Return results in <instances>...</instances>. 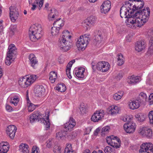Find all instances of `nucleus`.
<instances>
[{
  "label": "nucleus",
  "instance_id": "17",
  "mask_svg": "<svg viewBox=\"0 0 153 153\" xmlns=\"http://www.w3.org/2000/svg\"><path fill=\"white\" fill-rule=\"evenodd\" d=\"M111 2L108 0L103 2L101 7V10L102 13H106L110 10L111 7Z\"/></svg>",
  "mask_w": 153,
  "mask_h": 153
},
{
  "label": "nucleus",
  "instance_id": "16",
  "mask_svg": "<svg viewBox=\"0 0 153 153\" xmlns=\"http://www.w3.org/2000/svg\"><path fill=\"white\" fill-rule=\"evenodd\" d=\"M123 128L128 133H133L136 128V125L133 123H129L125 124Z\"/></svg>",
  "mask_w": 153,
  "mask_h": 153
},
{
  "label": "nucleus",
  "instance_id": "22",
  "mask_svg": "<svg viewBox=\"0 0 153 153\" xmlns=\"http://www.w3.org/2000/svg\"><path fill=\"white\" fill-rule=\"evenodd\" d=\"M30 64L33 68H35L36 65L38 64V61L35 55L31 54L29 56Z\"/></svg>",
  "mask_w": 153,
  "mask_h": 153
},
{
  "label": "nucleus",
  "instance_id": "7",
  "mask_svg": "<svg viewBox=\"0 0 153 153\" xmlns=\"http://www.w3.org/2000/svg\"><path fill=\"white\" fill-rule=\"evenodd\" d=\"M128 1L134 13V11L140 10V9L143 7L144 4V1L142 0H132V1Z\"/></svg>",
  "mask_w": 153,
  "mask_h": 153
},
{
  "label": "nucleus",
  "instance_id": "33",
  "mask_svg": "<svg viewBox=\"0 0 153 153\" xmlns=\"http://www.w3.org/2000/svg\"><path fill=\"white\" fill-rule=\"evenodd\" d=\"M64 25L62 20L61 18L55 21L53 24V26L60 29Z\"/></svg>",
  "mask_w": 153,
  "mask_h": 153
},
{
  "label": "nucleus",
  "instance_id": "40",
  "mask_svg": "<svg viewBox=\"0 0 153 153\" xmlns=\"http://www.w3.org/2000/svg\"><path fill=\"white\" fill-rule=\"evenodd\" d=\"M117 59V63L119 66H121L124 63V58L122 54L120 53L118 55Z\"/></svg>",
  "mask_w": 153,
  "mask_h": 153
},
{
  "label": "nucleus",
  "instance_id": "10",
  "mask_svg": "<svg viewBox=\"0 0 153 153\" xmlns=\"http://www.w3.org/2000/svg\"><path fill=\"white\" fill-rule=\"evenodd\" d=\"M10 16V19L13 22H15L19 16L18 9L14 7L10 6L9 7Z\"/></svg>",
  "mask_w": 153,
  "mask_h": 153
},
{
  "label": "nucleus",
  "instance_id": "25",
  "mask_svg": "<svg viewBox=\"0 0 153 153\" xmlns=\"http://www.w3.org/2000/svg\"><path fill=\"white\" fill-rule=\"evenodd\" d=\"M120 110V108L118 106H110L107 109V111L112 115L118 114Z\"/></svg>",
  "mask_w": 153,
  "mask_h": 153
},
{
  "label": "nucleus",
  "instance_id": "49",
  "mask_svg": "<svg viewBox=\"0 0 153 153\" xmlns=\"http://www.w3.org/2000/svg\"><path fill=\"white\" fill-rule=\"evenodd\" d=\"M148 117L150 123L151 124H153V111H151L149 112Z\"/></svg>",
  "mask_w": 153,
  "mask_h": 153
},
{
  "label": "nucleus",
  "instance_id": "28",
  "mask_svg": "<svg viewBox=\"0 0 153 153\" xmlns=\"http://www.w3.org/2000/svg\"><path fill=\"white\" fill-rule=\"evenodd\" d=\"M19 151L23 153H29L28 146L25 143H22L19 146Z\"/></svg>",
  "mask_w": 153,
  "mask_h": 153
},
{
  "label": "nucleus",
  "instance_id": "19",
  "mask_svg": "<svg viewBox=\"0 0 153 153\" xmlns=\"http://www.w3.org/2000/svg\"><path fill=\"white\" fill-rule=\"evenodd\" d=\"M45 89L42 85L36 86L35 88L34 92L35 95L38 97H40L43 95L45 91Z\"/></svg>",
  "mask_w": 153,
  "mask_h": 153
},
{
  "label": "nucleus",
  "instance_id": "52",
  "mask_svg": "<svg viewBox=\"0 0 153 153\" xmlns=\"http://www.w3.org/2000/svg\"><path fill=\"white\" fill-rule=\"evenodd\" d=\"M110 129V127L108 126H106L103 127L102 129V133L104 134L107 133L108 132Z\"/></svg>",
  "mask_w": 153,
  "mask_h": 153
},
{
  "label": "nucleus",
  "instance_id": "38",
  "mask_svg": "<svg viewBox=\"0 0 153 153\" xmlns=\"http://www.w3.org/2000/svg\"><path fill=\"white\" fill-rule=\"evenodd\" d=\"M64 153H75V152L72 149L71 144H67Z\"/></svg>",
  "mask_w": 153,
  "mask_h": 153
},
{
  "label": "nucleus",
  "instance_id": "63",
  "mask_svg": "<svg viewBox=\"0 0 153 153\" xmlns=\"http://www.w3.org/2000/svg\"><path fill=\"white\" fill-rule=\"evenodd\" d=\"M66 74L68 77L69 79H71L72 76L70 74V71L69 70H66Z\"/></svg>",
  "mask_w": 153,
  "mask_h": 153
},
{
  "label": "nucleus",
  "instance_id": "44",
  "mask_svg": "<svg viewBox=\"0 0 153 153\" xmlns=\"http://www.w3.org/2000/svg\"><path fill=\"white\" fill-rule=\"evenodd\" d=\"M17 26L16 25H11L10 28V33L12 35L14 34L15 32L16 31Z\"/></svg>",
  "mask_w": 153,
  "mask_h": 153
},
{
  "label": "nucleus",
  "instance_id": "48",
  "mask_svg": "<svg viewBox=\"0 0 153 153\" xmlns=\"http://www.w3.org/2000/svg\"><path fill=\"white\" fill-rule=\"evenodd\" d=\"M113 148L108 146L105 148L104 152L105 153H113Z\"/></svg>",
  "mask_w": 153,
  "mask_h": 153
},
{
  "label": "nucleus",
  "instance_id": "45",
  "mask_svg": "<svg viewBox=\"0 0 153 153\" xmlns=\"http://www.w3.org/2000/svg\"><path fill=\"white\" fill-rule=\"evenodd\" d=\"M19 101V97L17 96L13 97L11 100L10 102L11 104L14 105L18 104V102Z\"/></svg>",
  "mask_w": 153,
  "mask_h": 153
},
{
  "label": "nucleus",
  "instance_id": "60",
  "mask_svg": "<svg viewBox=\"0 0 153 153\" xmlns=\"http://www.w3.org/2000/svg\"><path fill=\"white\" fill-rule=\"evenodd\" d=\"M114 99L116 100H119L121 98L117 93L115 94L113 97Z\"/></svg>",
  "mask_w": 153,
  "mask_h": 153
},
{
  "label": "nucleus",
  "instance_id": "54",
  "mask_svg": "<svg viewBox=\"0 0 153 153\" xmlns=\"http://www.w3.org/2000/svg\"><path fill=\"white\" fill-rule=\"evenodd\" d=\"M91 65L92 69L94 71H95L96 69L99 70V66L98 65V62L96 64L94 62H93L91 63Z\"/></svg>",
  "mask_w": 153,
  "mask_h": 153
},
{
  "label": "nucleus",
  "instance_id": "15",
  "mask_svg": "<svg viewBox=\"0 0 153 153\" xmlns=\"http://www.w3.org/2000/svg\"><path fill=\"white\" fill-rule=\"evenodd\" d=\"M99 70L102 72L107 71L110 68L109 63L106 62H98Z\"/></svg>",
  "mask_w": 153,
  "mask_h": 153
},
{
  "label": "nucleus",
  "instance_id": "21",
  "mask_svg": "<svg viewBox=\"0 0 153 153\" xmlns=\"http://www.w3.org/2000/svg\"><path fill=\"white\" fill-rule=\"evenodd\" d=\"M8 51L7 53V55L13 57L16 54V48L14 45L13 44H10L8 48Z\"/></svg>",
  "mask_w": 153,
  "mask_h": 153
},
{
  "label": "nucleus",
  "instance_id": "37",
  "mask_svg": "<svg viewBox=\"0 0 153 153\" xmlns=\"http://www.w3.org/2000/svg\"><path fill=\"white\" fill-rule=\"evenodd\" d=\"M55 88L56 90L61 92H64L66 89V86L63 83L59 84Z\"/></svg>",
  "mask_w": 153,
  "mask_h": 153
},
{
  "label": "nucleus",
  "instance_id": "4",
  "mask_svg": "<svg viewBox=\"0 0 153 153\" xmlns=\"http://www.w3.org/2000/svg\"><path fill=\"white\" fill-rule=\"evenodd\" d=\"M133 13L134 12L132 10V9L129 4V2L128 1H126L120 8V17L122 18H127L128 20L129 18H131L132 16Z\"/></svg>",
  "mask_w": 153,
  "mask_h": 153
},
{
  "label": "nucleus",
  "instance_id": "31",
  "mask_svg": "<svg viewBox=\"0 0 153 153\" xmlns=\"http://www.w3.org/2000/svg\"><path fill=\"white\" fill-rule=\"evenodd\" d=\"M85 72V69L82 67L79 68L78 70L76 71L75 74L77 77L79 78H82L84 77V73Z\"/></svg>",
  "mask_w": 153,
  "mask_h": 153
},
{
  "label": "nucleus",
  "instance_id": "43",
  "mask_svg": "<svg viewBox=\"0 0 153 153\" xmlns=\"http://www.w3.org/2000/svg\"><path fill=\"white\" fill-rule=\"evenodd\" d=\"M7 55V57L6 58V59L5 61V63L7 65H9L11 64L12 61H13L14 58H13V57Z\"/></svg>",
  "mask_w": 153,
  "mask_h": 153
},
{
  "label": "nucleus",
  "instance_id": "46",
  "mask_svg": "<svg viewBox=\"0 0 153 153\" xmlns=\"http://www.w3.org/2000/svg\"><path fill=\"white\" fill-rule=\"evenodd\" d=\"M44 0H35L33 4H39V9L40 10L41 7H42L44 3Z\"/></svg>",
  "mask_w": 153,
  "mask_h": 153
},
{
  "label": "nucleus",
  "instance_id": "55",
  "mask_svg": "<svg viewBox=\"0 0 153 153\" xmlns=\"http://www.w3.org/2000/svg\"><path fill=\"white\" fill-rule=\"evenodd\" d=\"M31 153H39V148L36 146H33L32 149Z\"/></svg>",
  "mask_w": 153,
  "mask_h": 153
},
{
  "label": "nucleus",
  "instance_id": "50",
  "mask_svg": "<svg viewBox=\"0 0 153 153\" xmlns=\"http://www.w3.org/2000/svg\"><path fill=\"white\" fill-rule=\"evenodd\" d=\"M53 151L55 153H61V148L58 146H55L53 148Z\"/></svg>",
  "mask_w": 153,
  "mask_h": 153
},
{
  "label": "nucleus",
  "instance_id": "58",
  "mask_svg": "<svg viewBox=\"0 0 153 153\" xmlns=\"http://www.w3.org/2000/svg\"><path fill=\"white\" fill-rule=\"evenodd\" d=\"M28 111L31 112L33 111L36 108V106H27Z\"/></svg>",
  "mask_w": 153,
  "mask_h": 153
},
{
  "label": "nucleus",
  "instance_id": "41",
  "mask_svg": "<svg viewBox=\"0 0 153 153\" xmlns=\"http://www.w3.org/2000/svg\"><path fill=\"white\" fill-rule=\"evenodd\" d=\"M60 29L57 27H53L51 29V33L53 36H57L59 32V30Z\"/></svg>",
  "mask_w": 153,
  "mask_h": 153
},
{
  "label": "nucleus",
  "instance_id": "14",
  "mask_svg": "<svg viewBox=\"0 0 153 153\" xmlns=\"http://www.w3.org/2000/svg\"><path fill=\"white\" fill-rule=\"evenodd\" d=\"M147 36L151 40H152L148 51V53L153 54V29H149L147 32Z\"/></svg>",
  "mask_w": 153,
  "mask_h": 153
},
{
  "label": "nucleus",
  "instance_id": "24",
  "mask_svg": "<svg viewBox=\"0 0 153 153\" xmlns=\"http://www.w3.org/2000/svg\"><path fill=\"white\" fill-rule=\"evenodd\" d=\"M8 143L2 142L0 143V153H7L9 150Z\"/></svg>",
  "mask_w": 153,
  "mask_h": 153
},
{
  "label": "nucleus",
  "instance_id": "20",
  "mask_svg": "<svg viewBox=\"0 0 153 153\" xmlns=\"http://www.w3.org/2000/svg\"><path fill=\"white\" fill-rule=\"evenodd\" d=\"M97 18L95 16H91L88 17L84 22V23L85 25H87L88 26H90L94 24L97 22Z\"/></svg>",
  "mask_w": 153,
  "mask_h": 153
},
{
  "label": "nucleus",
  "instance_id": "3",
  "mask_svg": "<svg viewBox=\"0 0 153 153\" xmlns=\"http://www.w3.org/2000/svg\"><path fill=\"white\" fill-rule=\"evenodd\" d=\"M140 13L135 12V13L133 15L131 18H129L126 22L127 25H134L138 27H140L143 25L147 21L145 20L142 17L139 16Z\"/></svg>",
  "mask_w": 153,
  "mask_h": 153
},
{
  "label": "nucleus",
  "instance_id": "5",
  "mask_svg": "<svg viewBox=\"0 0 153 153\" xmlns=\"http://www.w3.org/2000/svg\"><path fill=\"white\" fill-rule=\"evenodd\" d=\"M89 36L88 34H85L78 38L76 46L79 50L83 51L85 49L90 40Z\"/></svg>",
  "mask_w": 153,
  "mask_h": 153
},
{
  "label": "nucleus",
  "instance_id": "36",
  "mask_svg": "<svg viewBox=\"0 0 153 153\" xmlns=\"http://www.w3.org/2000/svg\"><path fill=\"white\" fill-rule=\"evenodd\" d=\"M49 79L52 83L55 82L56 79L57 78V74L54 71H52L49 74Z\"/></svg>",
  "mask_w": 153,
  "mask_h": 153
},
{
  "label": "nucleus",
  "instance_id": "59",
  "mask_svg": "<svg viewBox=\"0 0 153 153\" xmlns=\"http://www.w3.org/2000/svg\"><path fill=\"white\" fill-rule=\"evenodd\" d=\"M123 74L122 72H120L116 76V78L117 80H120L123 77Z\"/></svg>",
  "mask_w": 153,
  "mask_h": 153
},
{
  "label": "nucleus",
  "instance_id": "27",
  "mask_svg": "<svg viewBox=\"0 0 153 153\" xmlns=\"http://www.w3.org/2000/svg\"><path fill=\"white\" fill-rule=\"evenodd\" d=\"M140 79V76H130L128 80V82L130 84H134L139 82Z\"/></svg>",
  "mask_w": 153,
  "mask_h": 153
},
{
  "label": "nucleus",
  "instance_id": "12",
  "mask_svg": "<svg viewBox=\"0 0 153 153\" xmlns=\"http://www.w3.org/2000/svg\"><path fill=\"white\" fill-rule=\"evenodd\" d=\"M138 12L140 13V14H139V15L140 16V17H142V18L147 21H148L150 14V10L149 7H147L142 10H139L136 12Z\"/></svg>",
  "mask_w": 153,
  "mask_h": 153
},
{
  "label": "nucleus",
  "instance_id": "56",
  "mask_svg": "<svg viewBox=\"0 0 153 153\" xmlns=\"http://www.w3.org/2000/svg\"><path fill=\"white\" fill-rule=\"evenodd\" d=\"M27 94L26 95V100L27 101V105H35L31 103L30 101L29 100L28 96V93L27 91Z\"/></svg>",
  "mask_w": 153,
  "mask_h": 153
},
{
  "label": "nucleus",
  "instance_id": "29",
  "mask_svg": "<svg viewBox=\"0 0 153 153\" xmlns=\"http://www.w3.org/2000/svg\"><path fill=\"white\" fill-rule=\"evenodd\" d=\"M27 78L26 76H24L21 78L19 81V85L22 87L25 88L29 86L27 81Z\"/></svg>",
  "mask_w": 153,
  "mask_h": 153
},
{
  "label": "nucleus",
  "instance_id": "32",
  "mask_svg": "<svg viewBox=\"0 0 153 153\" xmlns=\"http://www.w3.org/2000/svg\"><path fill=\"white\" fill-rule=\"evenodd\" d=\"M115 140L118 142L119 143L120 141V140L118 139L116 137H114L113 136H112L111 137H107L106 138L107 142L108 145H110L111 146Z\"/></svg>",
  "mask_w": 153,
  "mask_h": 153
},
{
  "label": "nucleus",
  "instance_id": "47",
  "mask_svg": "<svg viewBox=\"0 0 153 153\" xmlns=\"http://www.w3.org/2000/svg\"><path fill=\"white\" fill-rule=\"evenodd\" d=\"M77 135V134L76 132L75 131H74L70 133L68 135V137L69 140H71L75 138V137Z\"/></svg>",
  "mask_w": 153,
  "mask_h": 153
},
{
  "label": "nucleus",
  "instance_id": "8",
  "mask_svg": "<svg viewBox=\"0 0 153 153\" xmlns=\"http://www.w3.org/2000/svg\"><path fill=\"white\" fill-rule=\"evenodd\" d=\"M140 148L139 152L140 153H153V145L151 143H143Z\"/></svg>",
  "mask_w": 153,
  "mask_h": 153
},
{
  "label": "nucleus",
  "instance_id": "2",
  "mask_svg": "<svg viewBox=\"0 0 153 153\" xmlns=\"http://www.w3.org/2000/svg\"><path fill=\"white\" fill-rule=\"evenodd\" d=\"M62 34V36L59 39L58 45L61 51L65 52L69 49L70 42L68 40L70 39L71 36L68 30L64 31Z\"/></svg>",
  "mask_w": 153,
  "mask_h": 153
},
{
  "label": "nucleus",
  "instance_id": "61",
  "mask_svg": "<svg viewBox=\"0 0 153 153\" xmlns=\"http://www.w3.org/2000/svg\"><path fill=\"white\" fill-rule=\"evenodd\" d=\"M117 142L116 141V142L115 140L114 143H113L112 144H111V146H112L113 148H116V149L119 148L120 146V145H118L117 144V143H117Z\"/></svg>",
  "mask_w": 153,
  "mask_h": 153
},
{
  "label": "nucleus",
  "instance_id": "9",
  "mask_svg": "<svg viewBox=\"0 0 153 153\" xmlns=\"http://www.w3.org/2000/svg\"><path fill=\"white\" fill-rule=\"evenodd\" d=\"M104 112L103 110H100L95 112L91 117V120L94 122H98L101 120L104 115Z\"/></svg>",
  "mask_w": 153,
  "mask_h": 153
},
{
  "label": "nucleus",
  "instance_id": "62",
  "mask_svg": "<svg viewBox=\"0 0 153 153\" xmlns=\"http://www.w3.org/2000/svg\"><path fill=\"white\" fill-rule=\"evenodd\" d=\"M6 110L8 112H10L13 110V109L11 106H6Z\"/></svg>",
  "mask_w": 153,
  "mask_h": 153
},
{
  "label": "nucleus",
  "instance_id": "11",
  "mask_svg": "<svg viewBox=\"0 0 153 153\" xmlns=\"http://www.w3.org/2000/svg\"><path fill=\"white\" fill-rule=\"evenodd\" d=\"M139 133L141 135L148 138H150L152 136V131L151 129L146 127L140 128Z\"/></svg>",
  "mask_w": 153,
  "mask_h": 153
},
{
  "label": "nucleus",
  "instance_id": "42",
  "mask_svg": "<svg viewBox=\"0 0 153 153\" xmlns=\"http://www.w3.org/2000/svg\"><path fill=\"white\" fill-rule=\"evenodd\" d=\"M135 117L137 120L140 122L143 121L145 118L144 115L142 113L137 114L135 115Z\"/></svg>",
  "mask_w": 153,
  "mask_h": 153
},
{
  "label": "nucleus",
  "instance_id": "6",
  "mask_svg": "<svg viewBox=\"0 0 153 153\" xmlns=\"http://www.w3.org/2000/svg\"><path fill=\"white\" fill-rule=\"evenodd\" d=\"M147 97L146 94L143 92H141L139 95L138 98L135 100L132 99L130 100L128 102V105H145L147 101Z\"/></svg>",
  "mask_w": 153,
  "mask_h": 153
},
{
  "label": "nucleus",
  "instance_id": "51",
  "mask_svg": "<svg viewBox=\"0 0 153 153\" xmlns=\"http://www.w3.org/2000/svg\"><path fill=\"white\" fill-rule=\"evenodd\" d=\"M64 136V132L62 131L59 132L56 134V137L59 140L61 139Z\"/></svg>",
  "mask_w": 153,
  "mask_h": 153
},
{
  "label": "nucleus",
  "instance_id": "1",
  "mask_svg": "<svg viewBox=\"0 0 153 153\" xmlns=\"http://www.w3.org/2000/svg\"><path fill=\"white\" fill-rule=\"evenodd\" d=\"M42 25L39 24H36L32 25L29 30V36L30 40L35 42L42 36Z\"/></svg>",
  "mask_w": 153,
  "mask_h": 153
},
{
  "label": "nucleus",
  "instance_id": "23",
  "mask_svg": "<svg viewBox=\"0 0 153 153\" xmlns=\"http://www.w3.org/2000/svg\"><path fill=\"white\" fill-rule=\"evenodd\" d=\"M145 42L142 40L137 42L135 47L136 50L140 52L144 50L145 48Z\"/></svg>",
  "mask_w": 153,
  "mask_h": 153
},
{
  "label": "nucleus",
  "instance_id": "64",
  "mask_svg": "<svg viewBox=\"0 0 153 153\" xmlns=\"http://www.w3.org/2000/svg\"><path fill=\"white\" fill-rule=\"evenodd\" d=\"M139 106H128V108L132 110H134L138 108Z\"/></svg>",
  "mask_w": 153,
  "mask_h": 153
},
{
  "label": "nucleus",
  "instance_id": "53",
  "mask_svg": "<svg viewBox=\"0 0 153 153\" xmlns=\"http://www.w3.org/2000/svg\"><path fill=\"white\" fill-rule=\"evenodd\" d=\"M53 142L52 140L49 139L46 142L47 146L48 148H50L52 146Z\"/></svg>",
  "mask_w": 153,
  "mask_h": 153
},
{
  "label": "nucleus",
  "instance_id": "35",
  "mask_svg": "<svg viewBox=\"0 0 153 153\" xmlns=\"http://www.w3.org/2000/svg\"><path fill=\"white\" fill-rule=\"evenodd\" d=\"M49 113H48L46 118H44L42 120L44 125H45V127L46 130L49 129L50 128V123L49 119Z\"/></svg>",
  "mask_w": 153,
  "mask_h": 153
},
{
  "label": "nucleus",
  "instance_id": "34",
  "mask_svg": "<svg viewBox=\"0 0 153 153\" xmlns=\"http://www.w3.org/2000/svg\"><path fill=\"white\" fill-rule=\"evenodd\" d=\"M102 37L100 34H97L95 36V39L94 41V44L97 46H98L101 43Z\"/></svg>",
  "mask_w": 153,
  "mask_h": 153
},
{
  "label": "nucleus",
  "instance_id": "13",
  "mask_svg": "<svg viewBox=\"0 0 153 153\" xmlns=\"http://www.w3.org/2000/svg\"><path fill=\"white\" fill-rule=\"evenodd\" d=\"M17 129L16 126L14 125H11L7 127L6 130V133L11 139L14 138Z\"/></svg>",
  "mask_w": 153,
  "mask_h": 153
},
{
  "label": "nucleus",
  "instance_id": "26",
  "mask_svg": "<svg viewBox=\"0 0 153 153\" xmlns=\"http://www.w3.org/2000/svg\"><path fill=\"white\" fill-rule=\"evenodd\" d=\"M48 18L49 21L54 20L56 16L58 15V12L55 9H50L48 11Z\"/></svg>",
  "mask_w": 153,
  "mask_h": 153
},
{
  "label": "nucleus",
  "instance_id": "57",
  "mask_svg": "<svg viewBox=\"0 0 153 153\" xmlns=\"http://www.w3.org/2000/svg\"><path fill=\"white\" fill-rule=\"evenodd\" d=\"M79 109L81 113L82 114L86 113V109L85 107H84V106H80L79 108Z\"/></svg>",
  "mask_w": 153,
  "mask_h": 153
},
{
  "label": "nucleus",
  "instance_id": "30",
  "mask_svg": "<svg viewBox=\"0 0 153 153\" xmlns=\"http://www.w3.org/2000/svg\"><path fill=\"white\" fill-rule=\"evenodd\" d=\"M29 85L33 83L37 79V77L35 75L26 76Z\"/></svg>",
  "mask_w": 153,
  "mask_h": 153
},
{
  "label": "nucleus",
  "instance_id": "39",
  "mask_svg": "<svg viewBox=\"0 0 153 153\" xmlns=\"http://www.w3.org/2000/svg\"><path fill=\"white\" fill-rule=\"evenodd\" d=\"M39 114L37 113L36 114H33L31 115L30 116L29 120L31 123H33L36 120H37L38 118Z\"/></svg>",
  "mask_w": 153,
  "mask_h": 153
},
{
  "label": "nucleus",
  "instance_id": "18",
  "mask_svg": "<svg viewBox=\"0 0 153 153\" xmlns=\"http://www.w3.org/2000/svg\"><path fill=\"white\" fill-rule=\"evenodd\" d=\"M75 120L72 117H70L69 122L66 123L65 125V130H71L76 125Z\"/></svg>",
  "mask_w": 153,
  "mask_h": 153
}]
</instances>
